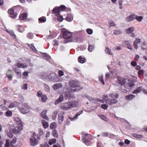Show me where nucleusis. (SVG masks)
<instances>
[{"label": "nucleus", "mask_w": 147, "mask_h": 147, "mask_svg": "<svg viewBox=\"0 0 147 147\" xmlns=\"http://www.w3.org/2000/svg\"><path fill=\"white\" fill-rule=\"evenodd\" d=\"M17 105V103L16 102H14L13 103H11L9 106V108H11L13 107H16Z\"/></svg>", "instance_id": "44"}, {"label": "nucleus", "mask_w": 147, "mask_h": 147, "mask_svg": "<svg viewBox=\"0 0 147 147\" xmlns=\"http://www.w3.org/2000/svg\"><path fill=\"white\" fill-rule=\"evenodd\" d=\"M119 8L120 9H122L123 8V5L122 2L121 1H120L119 2Z\"/></svg>", "instance_id": "53"}, {"label": "nucleus", "mask_w": 147, "mask_h": 147, "mask_svg": "<svg viewBox=\"0 0 147 147\" xmlns=\"http://www.w3.org/2000/svg\"><path fill=\"white\" fill-rule=\"evenodd\" d=\"M23 126H21L20 125L19 126H17L16 127L12 129L11 131L13 133L16 135L20 134L21 132L23 129Z\"/></svg>", "instance_id": "7"}, {"label": "nucleus", "mask_w": 147, "mask_h": 147, "mask_svg": "<svg viewBox=\"0 0 147 147\" xmlns=\"http://www.w3.org/2000/svg\"><path fill=\"white\" fill-rule=\"evenodd\" d=\"M19 109L20 111L23 114L27 113L30 111V110L32 109L27 104L24 105L22 107H19Z\"/></svg>", "instance_id": "5"}, {"label": "nucleus", "mask_w": 147, "mask_h": 147, "mask_svg": "<svg viewBox=\"0 0 147 147\" xmlns=\"http://www.w3.org/2000/svg\"><path fill=\"white\" fill-rule=\"evenodd\" d=\"M14 119L15 122L17 124V126H19L20 125L21 126H23V124L22 121L19 118L17 117H14Z\"/></svg>", "instance_id": "11"}, {"label": "nucleus", "mask_w": 147, "mask_h": 147, "mask_svg": "<svg viewBox=\"0 0 147 147\" xmlns=\"http://www.w3.org/2000/svg\"><path fill=\"white\" fill-rule=\"evenodd\" d=\"M9 14L11 15V16L13 18H15L17 16V14L14 13L13 10V9H10L8 11Z\"/></svg>", "instance_id": "15"}, {"label": "nucleus", "mask_w": 147, "mask_h": 147, "mask_svg": "<svg viewBox=\"0 0 147 147\" xmlns=\"http://www.w3.org/2000/svg\"><path fill=\"white\" fill-rule=\"evenodd\" d=\"M135 97V96L132 94H130L126 96L125 98L127 100H131Z\"/></svg>", "instance_id": "25"}, {"label": "nucleus", "mask_w": 147, "mask_h": 147, "mask_svg": "<svg viewBox=\"0 0 147 147\" xmlns=\"http://www.w3.org/2000/svg\"><path fill=\"white\" fill-rule=\"evenodd\" d=\"M133 136L135 137H136L137 138H141V137H142V136H141V135H137V134H134Z\"/></svg>", "instance_id": "59"}, {"label": "nucleus", "mask_w": 147, "mask_h": 147, "mask_svg": "<svg viewBox=\"0 0 147 147\" xmlns=\"http://www.w3.org/2000/svg\"><path fill=\"white\" fill-rule=\"evenodd\" d=\"M6 115L7 117H11L12 115V113L11 111H8L6 112Z\"/></svg>", "instance_id": "36"}, {"label": "nucleus", "mask_w": 147, "mask_h": 147, "mask_svg": "<svg viewBox=\"0 0 147 147\" xmlns=\"http://www.w3.org/2000/svg\"><path fill=\"white\" fill-rule=\"evenodd\" d=\"M142 48L143 50L147 49V43L143 42L142 45Z\"/></svg>", "instance_id": "33"}, {"label": "nucleus", "mask_w": 147, "mask_h": 147, "mask_svg": "<svg viewBox=\"0 0 147 147\" xmlns=\"http://www.w3.org/2000/svg\"><path fill=\"white\" fill-rule=\"evenodd\" d=\"M39 21L40 22H44L46 21V19L44 18H40L39 19Z\"/></svg>", "instance_id": "55"}, {"label": "nucleus", "mask_w": 147, "mask_h": 147, "mask_svg": "<svg viewBox=\"0 0 147 147\" xmlns=\"http://www.w3.org/2000/svg\"><path fill=\"white\" fill-rule=\"evenodd\" d=\"M106 52L108 54L110 55H113V53L111 52V50L108 48H106L105 50Z\"/></svg>", "instance_id": "32"}, {"label": "nucleus", "mask_w": 147, "mask_h": 147, "mask_svg": "<svg viewBox=\"0 0 147 147\" xmlns=\"http://www.w3.org/2000/svg\"><path fill=\"white\" fill-rule=\"evenodd\" d=\"M118 96V95L117 94L113 95V94H111L109 95V97L107 96H103L102 98L104 100L106 101L107 103L111 105L117 103V101L115 99L117 98Z\"/></svg>", "instance_id": "1"}, {"label": "nucleus", "mask_w": 147, "mask_h": 147, "mask_svg": "<svg viewBox=\"0 0 147 147\" xmlns=\"http://www.w3.org/2000/svg\"><path fill=\"white\" fill-rule=\"evenodd\" d=\"M134 27H131L127 28L125 30L126 33L128 34H131L134 31Z\"/></svg>", "instance_id": "19"}, {"label": "nucleus", "mask_w": 147, "mask_h": 147, "mask_svg": "<svg viewBox=\"0 0 147 147\" xmlns=\"http://www.w3.org/2000/svg\"><path fill=\"white\" fill-rule=\"evenodd\" d=\"M126 47L128 49L132 50L133 49L132 45L130 43L126 44Z\"/></svg>", "instance_id": "38"}, {"label": "nucleus", "mask_w": 147, "mask_h": 147, "mask_svg": "<svg viewBox=\"0 0 147 147\" xmlns=\"http://www.w3.org/2000/svg\"><path fill=\"white\" fill-rule=\"evenodd\" d=\"M86 31L88 34L90 35L91 34L93 33V30L91 29H87Z\"/></svg>", "instance_id": "47"}, {"label": "nucleus", "mask_w": 147, "mask_h": 147, "mask_svg": "<svg viewBox=\"0 0 147 147\" xmlns=\"http://www.w3.org/2000/svg\"><path fill=\"white\" fill-rule=\"evenodd\" d=\"M6 31L7 32L9 33L11 35V36L14 37H15L16 36L13 32L10 31H9L7 29H6Z\"/></svg>", "instance_id": "46"}, {"label": "nucleus", "mask_w": 147, "mask_h": 147, "mask_svg": "<svg viewBox=\"0 0 147 147\" xmlns=\"http://www.w3.org/2000/svg\"><path fill=\"white\" fill-rule=\"evenodd\" d=\"M42 55L43 57L46 59L47 60H49L51 57L49 56V55H47L46 53H42Z\"/></svg>", "instance_id": "29"}, {"label": "nucleus", "mask_w": 147, "mask_h": 147, "mask_svg": "<svg viewBox=\"0 0 147 147\" xmlns=\"http://www.w3.org/2000/svg\"><path fill=\"white\" fill-rule=\"evenodd\" d=\"M122 33L121 31L119 29H115L113 30V34L115 35H120Z\"/></svg>", "instance_id": "24"}, {"label": "nucleus", "mask_w": 147, "mask_h": 147, "mask_svg": "<svg viewBox=\"0 0 147 147\" xmlns=\"http://www.w3.org/2000/svg\"><path fill=\"white\" fill-rule=\"evenodd\" d=\"M30 48L32 49L34 51H36V49L32 45H31L29 46Z\"/></svg>", "instance_id": "58"}, {"label": "nucleus", "mask_w": 147, "mask_h": 147, "mask_svg": "<svg viewBox=\"0 0 147 147\" xmlns=\"http://www.w3.org/2000/svg\"><path fill=\"white\" fill-rule=\"evenodd\" d=\"M99 79L100 81L102 83L103 85L105 84V82L103 80V76L102 75H100L99 77Z\"/></svg>", "instance_id": "41"}, {"label": "nucleus", "mask_w": 147, "mask_h": 147, "mask_svg": "<svg viewBox=\"0 0 147 147\" xmlns=\"http://www.w3.org/2000/svg\"><path fill=\"white\" fill-rule=\"evenodd\" d=\"M29 61H26V62L24 63H18L17 64V66L20 68H24L27 67V63H28Z\"/></svg>", "instance_id": "12"}, {"label": "nucleus", "mask_w": 147, "mask_h": 147, "mask_svg": "<svg viewBox=\"0 0 147 147\" xmlns=\"http://www.w3.org/2000/svg\"><path fill=\"white\" fill-rule=\"evenodd\" d=\"M57 124L55 122L52 123L50 125V128L51 129L55 128L57 127Z\"/></svg>", "instance_id": "30"}, {"label": "nucleus", "mask_w": 147, "mask_h": 147, "mask_svg": "<svg viewBox=\"0 0 147 147\" xmlns=\"http://www.w3.org/2000/svg\"><path fill=\"white\" fill-rule=\"evenodd\" d=\"M109 24L111 26H116L114 22L112 20H110L109 22Z\"/></svg>", "instance_id": "37"}, {"label": "nucleus", "mask_w": 147, "mask_h": 147, "mask_svg": "<svg viewBox=\"0 0 147 147\" xmlns=\"http://www.w3.org/2000/svg\"><path fill=\"white\" fill-rule=\"evenodd\" d=\"M139 58V56L138 55H137L135 57V60L136 61L138 60Z\"/></svg>", "instance_id": "64"}, {"label": "nucleus", "mask_w": 147, "mask_h": 147, "mask_svg": "<svg viewBox=\"0 0 147 147\" xmlns=\"http://www.w3.org/2000/svg\"><path fill=\"white\" fill-rule=\"evenodd\" d=\"M85 59L84 58H82L81 56H80L78 58V61L80 63H84L85 60Z\"/></svg>", "instance_id": "34"}, {"label": "nucleus", "mask_w": 147, "mask_h": 147, "mask_svg": "<svg viewBox=\"0 0 147 147\" xmlns=\"http://www.w3.org/2000/svg\"><path fill=\"white\" fill-rule=\"evenodd\" d=\"M20 19L22 20H24L27 18V14L25 13L22 14L20 17Z\"/></svg>", "instance_id": "31"}, {"label": "nucleus", "mask_w": 147, "mask_h": 147, "mask_svg": "<svg viewBox=\"0 0 147 147\" xmlns=\"http://www.w3.org/2000/svg\"><path fill=\"white\" fill-rule=\"evenodd\" d=\"M72 36L71 32L65 29V43L71 42Z\"/></svg>", "instance_id": "3"}, {"label": "nucleus", "mask_w": 147, "mask_h": 147, "mask_svg": "<svg viewBox=\"0 0 147 147\" xmlns=\"http://www.w3.org/2000/svg\"><path fill=\"white\" fill-rule=\"evenodd\" d=\"M56 142V140L55 138H53L50 139L49 141V143L50 145H51L55 143Z\"/></svg>", "instance_id": "27"}, {"label": "nucleus", "mask_w": 147, "mask_h": 147, "mask_svg": "<svg viewBox=\"0 0 147 147\" xmlns=\"http://www.w3.org/2000/svg\"><path fill=\"white\" fill-rule=\"evenodd\" d=\"M38 130V135H39V136H41L43 135L44 133L42 130L41 129H39Z\"/></svg>", "instance_id": "40"}, {"label": "nucleus", "mask_w": 147, "mask_h": 147, "mask_svg": "<svg viewBox=\"0 0 147 147\" xmlns=\"http://www.w3.org/2000/svg\"><path fill=\"white\" fill-rule=\"evenodd\" d=\"M6 132L7 135L10 138H12L13 137V135L10 132V131H8V130L6 131Z\"/></svg>", "instance_id": "39"}, {"label": "nucleus", "mask_w": 147, "mask_h": 147, "mask_svg": "<svg viewBox=\"0 0 147 147\" xmlns=\"http://www.w3.org/2000/svg\"><path fill=\"white\" fill-rule=\"evenodd\" d=\"M52 135L55 137L57 138L58 137V134L56 130H54L53 131Z\"/></svg>", "instance_id": "35"}, {"label": "nucleus", "mask_w": 147, "mask_h": 147, "mask_svg": "<svg viewBox=\"0 0 147 147\" xmlns=\"http://www.w3.org/2000/svg\"><path fill=\"white\" fill-rule=\"evenodd\" d=\"M59 123H61L64 119L63 113H60L59 114Z\"/></svg>", "instance_id": "20"}, {"label": "nucleus", "mask_w": 147, "mask_h": 147, "mask_svg": "<svg viewBox=\"0 0 147 147\" xmlns=\"http://www.w3.org/2000/svg\"><path fill=\"white\" fill-rule=\"evenodd\" d=\"M47 111L45 110L42 112L41 113V116L43 118L47 120L49 119V118L46 115Z\"/></svg>", "instance_id": "14"}, {"label": "nucleus", "mask_w": 147, "mask_h": 147, "mask_svg": "<svg viewBox=\"0 0 147 147\" xmlns=\"http://www.w3.org/2000/svg\"><path fill=\"white\" fill-rule=\"evenodd\" d=\"M22 88L24 90H26L27 89V85L26 84H24L22 86Z\"/></svg>", "instance_id": "60"}, {"label": "nucleus", "mask_w": 147, "mask_h": 147, "mask_svg": "<svg viewBox=\"0 0 147 147\" xmlns=\"http://www.w3.org/2000/svg\"><path fill=\"white\" fill-rule=\"evenodd\" d=\"M135 14H132L128 16L126 18V21L129 22L134 20L135 18Z\"/></svg>", "instance_id": "13"}, {"label": "nucleus", "mask_w": 147, "mask_h": 147, "mask_svg": "<svg viewBox=\"0 0 147 147\" xmlns=\"http://www.w3.org/2000/svg\"><path fill=\"white\" fill-rule=\"evenodd\" d=\"M17 140L16 138H14L10 142V146L11 147H14L15 144L16 143Z\"/></svg>", "instance_id": "22"}, {"label": "nucleus", "mask_w": 147, "mask_h": 147, "mask_svg": "<svg viewBox=\"0 0 147 147\" xmlns=\"http://www.w3.org/2000/svg\"><path fill=\"white\" fill-rule=\"evenodd\" d=\"M78 38L77 37H72V41L71 42H77L78 41Z\"/></svg>", "instance_id": "45"}, {"label": "nucleus", "mask_w": 147, "mask_h": 147, "mask_svg": "<svg viewBox=\"0 0 147 147\" xmlns=\"http://www.w3.org/2000/svg\"><path fill=\"white\" fill-rule=\"evenodd\" d=\"M108 107V105L105 104L102 105H101V108L105 110L107 109Z\"/></svg>", "instance_id": "48"}, {"label": "nucleus", "mask_w": 147, "mask_h": 147, "mask_svg": "<svg viewBox=\"0 0 147 147\" xmlns=\"http://www.w3.org/2000/svg\"><path fill=\"white\" fill-rule=\"evenodd\" d=\"M131 65L135 67L137 65L136 63L134 61H132L131 62Z\"/></svg>", "instance_id": "57"}, {"label": "nucleus", "mask_w": 147, "mask_h": 147, "mask_svg": "<svg viewBox=\"0 0 147 147\" xmlns=\"http://www.w3.org/2000/svg\"><path fill=\"white\" fill-rule=\"evenodd\" d=\"M43 127L45 128H47L49 126V124L45 120H42L41 121Z\"/></svg>", "instance_id": "23"}, {"label": "nucleus", "mask_w": 147, "mask_h": 147, "mask_svg": "<svg viewBox=\"0 0 147 147\" xmlns=\"http://www.w3.org/2000/svg\"><path fill=\"white\" fill-rule=\"evenodd\" d=\"M15 70L17 74L18 75H19L20 76H21V74L20 71H17V70L16 69H15Z\"/></svg>", "instance_id": "62"}, {"label": "nucleus", "mask_w": 147, "mask_h": 147, "mask_svg": "<svg viewBox=\"0 0 147 147\" xmlns=\"http://www.w3.org/2000/svg\"><path fill=\"white\" fill-rule=\"evenodd\" d=\"M45 90L46 91H49L50 90V89L49 87L47 84L45 85Z\"/></svg>", "instance_id": "51"}, {"label": "nucleus", "mask_w": 147, "mask_h": 147, "mask_svg": "<svg viewBox=\"0 0 147 147\" xmlns=\"http://www.w3.org/2000/svg\"><path fill=\"white\" fill-rule=\"evenodd\" d=\"M144 71L143 70L141 69L138 71V74L139 76H140L142 74H143Z\"/></svg>", "instance_id": "56"}, {"label": "nucleus", "mask_w": 147, "mask_h": 147, "mask_svg": "<svg viewBox=\"0 0 147 147\" xmlns=\"http://www.w3.org/2000/svg\"><path fill=\"white\" fill-rule=\"evenodd\" d=\"M4 147H10L9 142V140H6Z\"/></svg>", "instance_id": "43"}, {"label": "nucleus", "mask_w": 147, "mask_h": 147, "mask_svg": "<svg viewBox=\"0 0 147 147\" xmlns=\"http://www.w3.org/2000/svg\"><path fill=\"white\" fill-rule=\"evenodd\" d=\"M41 100L43 102H46L47 99V95L45 94H43L41 97Z\"/></svg>", "instance_id": "28"}, {"label": "nucleus", "mask_w": 147, "mask_h": 147, "mask_svg": "<svg viewBox=\"0 0 147 147\" xmlns=\"http://www.w3.org/2000/svg\"><path fill=\"white\" fill-rule=\"evenodd\" d=\"M65 11L66 13L65 20L68 22H70L73 20L72 16L71 13V9L69 8L66 7L65 6Z\"/></svg>", "instance_id": "4"}, {"label": "nucleus", "mask_w": 147, "mask_h": 147, "mask_svg": "<svg viewBox=\"0 0 147 147\" xmlns=\"http://www.w3.org/2000/svg\"><path fill=\"white\" fill-rule=\"evenodd\" d=\"M64 9V6H61L59 7H55L53 9V11L54 13L56 15L59 14L60 11H63Z\"/></svg>", "instance_id": "8"}, {"label": "nucleus", "mask_w": 147, "mask_h": 147, "mask_svg": "<svg viewBox=\"0 0 147 147\" xmlns=\"http://www.w3.org/2000/svg\"><path fill=\"white\" fill-rule=\"evenodd\" d=\"M143 19V17L142 16H137L136 15L135 16V19H136L138 22H140L142 21Z\"/></svg>", "instance_id": "26"}, {"label": "nucleus", "mask_w": 147, "mask_h": 147, "mask_svg": "<svg viewBox=\"0 0 147 147\" xmlns=\"http://www.w3.org/2000/svg\"><path fill=\"white\" fill-rule=\"evenodd\" d=\"M117 80L118 83L121 85L124 84L126 82V80L125 79L119 77H117Z\"/></svg>", "instance_id": "16"}, {"label": "nucleus", "mask_w": 147, "mask_h": 147, "mask_svg": "<svg viewBox=\"0 0 147 147\" xmlns=\"http://www.w3.org/2000/svg\"><path fill=\"white\" fill-rule=\"evenodd\" d=\"M13 75L12 71L10 69H8L7 72V76L9 80H11L12 79Z\"/></svg>", "instance_id": "17"}, {"label": "nucleus", "mask_w": 147, "mask_h": 147, "mask_svg": "<svg viewBox=\"0 0 147 147\" xmlns=\"http://www.w3.org/2000/svg\"><path fill=\"white\" fill-rule=\"evenodd\" d=\"M62 84L61 83H57L54 84L53 86V89L55 90H56L58 89H59L61 88L62 87Z\"/></svg>", "instance_id": "18"}, {"label": "nucleus", "mask_w": 147, "mask_h": 147, "mask_svg": "<svg viewBox=\"0 0 147 147\" xmlns=\"http://www.w3.org/2000/svg\"><path fill=\"white\" fill-rule=\"evenodd\" d=\"M37 95L38 97H41L42 96V93L41 92V91H38L37 92Z\"/></svg>", "instance_id": "54"}, {"label": "nucleus", "mask_w": 147, "mask_h": 147, "mask_svg": "<svg viewBox=\"0 0 147 147\" xmlns=\"http://www.w3.org/2000/svg\"><path fill=\"white\" fill-rule=\"evenodd\" d=\"M78 105V103L76 102H70L65 104V110L75 107Z\"/></svg>", "instance_id": "6"}, {"label": "nucleus", "mask_w": 147, "mask_h": 147, "mask_svg": "<svg viewBox=\"0 0 147 147\" xmlns=\"http://www.w3.org/2000/svg\"><path fill=\"white\" fill-rule=\"evenodd\" d=\"M100 117L104 121H107V118L103 115H100Z\"/></svg>", "instance_id": "50"}, {"label": "nucleus", "mask_w": 147, "mask_h": 147, "mask_svg": "<svg viewBox=\"0 0 147 147\" xmlns=\"http://www.w3.org/2000/svg\"><path fill=\"white\" fill-rule=\"evenodd\" d=\"M83 142L85 143H86L88 142V140H87L86 138H84L82 139Z\"/></svg>", "instance_id": "63"}, {"label": "nucleus", "mask_w": 147, "mask_h": 147, "mask_svg": "<svg viewBox=\"0 0 147 147\" xmlns=\"http://www.w3.org/2000/svg\"><path fill=\"white\" fill-rule=\"evenodd\" d=\"M69 85L71 87L70 90V92H74L79 90L82 89L83 87L80 86L79 82L73 80H71L69 82Z\"/></svg>", "instance_id": "2"}, {"label": "nucleus", "mask_w": 147, "mask_h": 147, "mask_svg": "<svg viewBox=\"0 0 147 147\" xmlns=\"http://www.w3.org/2000/svg\"><path fill=\"white\" fill-rule=\"evenodd\" d=\"M59 75L61 76L63 75V72L62 71H59Z\"/></svg>", "instance_id": "61"}, {"label": "nucleus", "mask_w": 147, "mask_h": 147, "mask_svg": "<svg viewBox=\"0 0 147 147\" xmlns=\"http://www.w3.org/2000/svg\"><path fill=\"white\" fill-rule=\"evenodd\" d=\"M94 48V47L92 45H89L88 48V50L90 52L92 51V49Z\"/></svg>", "instance_id": "52"}, {"label": "nucleus", "mask_w": 147, "mask_h": 147, "mask_svg": "<svg viewBox=\"0 0 147 147\" xmlns=\"http://www.w3.org/2000/svg\"><path fill=\"white\" fill-rule=\"evenodd\" d=\"M141 40L140 39L138 38H136L133 43V45L134 48L137 49H138V45L141 42Z\"/></svg>", "instance_id": "9"}, {"label": "nucleus", "mask_w": 147, "mask_h": 147, "mask_svg": "<svg viewBox=\"0 0 147 147\" xmlns=\"http://www.w3.org/2000/svg\"><path fill=\"white\" fill-rule=\"evenodd\" d=\"M38 140L34 137L31 138L30 140V143L31 145L34 146L38 144Z\"/></svg>", "instance_id": "10"}, {"label": "nucleus", "mask_w": 147, "mask_h": 147, "mask_svg": "<svg viewBox=\"0 0 147 147\" xmlns=\"http://www.w3.org/2000/svg\"><path fill=\"white\" fill-rule=\"evenodd\" d=\"M58 20L60 22H62L63 20V18L62 16H59L58 17Z\"/></svg>", "instance_id": "49"}, {"label": "nucleus", "mask_w": 147, "mask_h": 147, "mask_svg": "<svg viewBox=\"0 0 147 147\" xmlns=\"http://www.w3.org/2000/svg\"><path fill=\"white\" fill-rule=\"evenodd\" d=\"M141 91V89L140 88H137L136 89L134 90L133 91V93L134 94H136L137 93Z\"/></svg>", "instance_id": "42"}, {"label": "nucleus", "mask_w": 147, "mask_h": 147, "mask_svg": "<svg viewBox=\"0 0 147 147\" xmlns=\"http://www.w3.org/2000/svg\"><path fill=\"white\" fill-rule=\"evenodd\" d=\"M64 100V97L62 95H61L59 97V98L56 100L55 104V105H57L59 104V102L63 101Z\"/></svg>", "instance_id": "21"}]
</instances>
